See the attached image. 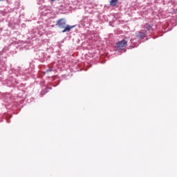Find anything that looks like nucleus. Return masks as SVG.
Here are the masks:
<instances>
[{
	"mask_svg": "<svg viewBox=\"0 0 177 177\" xmlns=\"http://www.w3.org/2000/svg\"><path fill=\"white\" fill-rule=\"evenodd\" d=\"M56 26L59 28H64L62 32H69V31H71V30L75 27V26L66 25V19H60L57 21Z\"/></svg>",
	"mask_w": 177,
	"mask_h": 177,
	"instance_id": "obj_1",
	"label": "nucleus"
},
{
	"mask_svg": "<svg viewBox=\"0 0 177 177\" xmlns=\"http://www.w3.org/2000/svg\"><path fill=\"white\" fill-rule=\"evenodd\" d=\"M128 46V41H127L125 39H122L115 44V48L118 50H122L124 48Z\"/></svg>",
	"mask_w": 177,
	"mask_h": 177,
	"instance_id": "obj_2",
	"label": "nucleus"
},
{
	"mask_svg": "<svg viewBox=\"0 0 177 177\" xmlns=\"http://www.w3.org/2000/svg\"><path fill=\"white\" fill-rule=\"evenodd\" d=\"M136 37L138 38V39H145L146 37V30H142L136 33Z\"/></svg>",
	"mask_w": 177,
	"mask_h": 177,
	"instance_id": "obj_3",
	"label": "nucleus"
},
{
	"mask_svg": "<svg viewBox=\"0 0 177 177\" xmlns=\"http://www.w3.org/2000/svg\"><path fill=\"white\" fill-rule=\"evenodd\" d=\"M118 3V0H111L110 6H117Z\"/></svg>",
	"mask_w": 177,
	"mask_h": 177,
	"instance_id": "obj_4",
	"label": "nucleus"
},
{
	"mask_svg": "<svg viewBox=\"0 0 177 177\" xmlns=\"http://www.w3.org/2000/svg\"><path fill=\"white\" fill-rule=\"evenodd\" d=\"M145 30H147V31H149V30H151V26H150V25H149V24H147L145 26Z\"/></svg>",
	"mask_w": 177,
	"mask_h": 177,
	"instance_id": "obj_5",
	"label": "nucleus"
},
{
	"mask_svg": "<svg viewBox=\"0 0 177 177\" xmlns=\"http://www.w3.org/2000/svg\"><path fill=\"white\" fill-rule=\"evenodd\" d=\"M51 1V2H55V1H56V0H50Z\"/></svg>",
	"mask_w": 177,
	"mask_h": 177,
	"instance_id": "obj_6",
	"label": "nucleus"
}]
</instances>
